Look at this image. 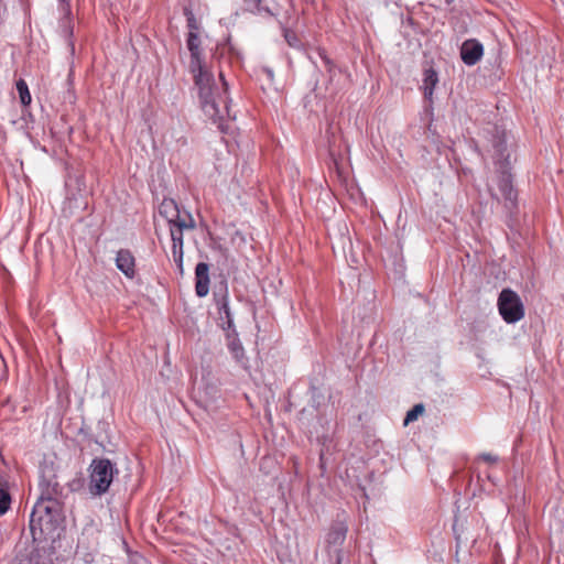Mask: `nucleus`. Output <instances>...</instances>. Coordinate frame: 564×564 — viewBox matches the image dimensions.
<instances>
[{
	"label": "nucleus",
	"mask_w": 564,
	"mask_h": 564,
	"mask_svg": "<svg viewBox=\"0 0 564 564\" xmlns=\"http://www.w3.org/2000/svg\"><path fill=\"white\" fill-rule=\"evenodd\" d=\"M198 33H188L186 45L191 54L189 72L193 74L194 84L198 89V97L204 113L214 122H221L225 118H232L230 100L228 98V84L223 73L219 74L221 85L217 86L213 74L206 68L204 54L200 47Z\"/></svg>",
	"instance_id": "obj_1"
},
{
	"label": "nucleus",
	"mask_w": 564,
	"mask_h": 564,
	"mask_svg": "<svg viewBox=\"0 0 564 564\" xmlns=\"http://www.w3.org/2000/svg\"><path fill=\"white\" fill-rule=\"evenodd\" d=\"M64 502L36 500L30 516V531L34 541L54 540L64 521Z\"/></svg>",
	"instance_id": "obj_2"
},
{
	"label": "nucleus",
	"mask_w": 564,
	"mask_h": 564,
	"mask_svg": "<svg viewBox=\"0 0 564 564\" xmlns=\"http://www.w3.org/2000/svg\"><path fill=\"white\" fill-rule=\"evenodd\" d=\"M88 490L91 496L100 497L108 491L118 469L108 458H94L88 467Z\"/></svg>",
	"instance_id": "obj_3"
},
{
	"label": "nucleus",
	"mask_w": 564,
	"mask_h": 564,
	"mask_svg": "<svg viewBox=\"0 0 564 564\" xmlns=\"http://www.w3.org/2000/svg\"><path fill=\"white\" fill-rule=\"evenodd\" d=\"M497 306L502 319L508 324H514L524 317V305L511 289H503L500 292Z\"/></svg>",
	"instance_id": "obj_4"
},
{
	"label": "nucleus",
	"mask_w": 564,
	"mask_h": 564,
	"mask_svg": "<svg viewBox=\"0 0 564 564\" xmlns=\"http://www.w3.org/2000/svg\"><path fill=\"white\" fill-rule=\"evenodd\" d=\"M484 54V45L476 39L466 40L460 44V61L467 66L478 64Z\"/></svg>",
	"instance_id": "obj_5"
},
{
	"label": "nucleus",
	"mask_w": 564,
	"mask_h": 564,
	"mask_svg": "<svg viewBox=\"0 0 564 564\" xmlns=\"http://www.w3.org/2000/svg\"><path fill=\"white\" fill-rule=\"evenodd\" d=\"M40 496L37 500H58L59 502H64L63 498V487L56 479V476H51L48 478L43 477L40 481Z\"/></svg>",
	"instance_id": "obj_6"
},
{
	"label": "nucleus",
	"mask_w": 564,
	"mask_h": 564,
	"mask_svg": "<svg viewBox=\"0 0 564 564\" xmlns=\"http://www.w3.org/2000/svg\"><path fill=\"white\" fill-rule=\"evenodd\" d=\"M227 347L235 361L245 370L249 369V358L246 355L245 348L238 337L236 329L227 333Z\"/></svg>",
	"instance_id": "obj_7"
},
{
	"label": "nucleus",
	"mask_w": 564,
	"mask_h": 564,
	"mask_svg": "<svg viewBox=\"0 0 564 564\" xmlns=\"http://www.w3.org/2000/svg\"><path fill=\"white\" fill-rule=\"evenodd\" d=\"M209 265L198 262L195 268V292L198 297H204L209 292Z\"/></svg>",
	"instance_id": "obj_8"
},
{
	"label": "nucleus",
	"mask_w": 564,
	"mask_h": 564,
	"mask_svg": "<svg viewBox=\"0 0 564 564\" xmlns=\"http://www.w3.org/2000/svg\"><path fill=\"white\" fill-rule=\"evenodd\" d=\"M348 525L345 517L337 516V519L333 522L329 532L327 534V543L333 546H340L347 535Z\"/></svg>",
	"instance_id": "obj_9"
},
{
	"label": "nucleus",
	"mask_w": 564,
	"mask_h": 564,
	"mask_svg": "<svg viewBox=\"0 0 564 564\" xmlns=\"http://www.w3.org/2000/svg\"><path fill=\"white\" fill-rule=\"evenodd\" d=\"M117 268L127 276L132 279L135 274V259L130 250L120 249L116 257Z\"/></svg>",
	"instance_id": "obj_10"
},
{
	"label": "nucleus",
	"mask_w": 564,
	"mask_h": 564,
	"mask_svg": "<svg viewBox=\"0 0 564 564\" xmlns=\"http://www.w3.org/2000/svg\"><path fill=\"white\" fill-rule=\"evenodd\" d=\"M219 318L221 321V327L228 332H232L235 328L234 318L229 307L228 294L225 292L219 299L216 300Z\"/></svg>",
	"instance_id": "obj_11"
},
{
	"label": "nucleus",
	"mask_w": 564,
	"mask_h": 564,
	"mask_svg": "<svg viewBox=\"0 0 564 564\" xmlns=\"http://www.w3.org/2000/svg\"><path fill=\"white\" fill-rule=\"evenodd\" d=\"M422 90L424 97L426 99H431L433 96L434 87L438 83L437 72L433 68L432 65L425 63L423 66V79H422Z\"/></svg>",
	"instance_id": "obj_12"
},
{
	"label": "nucleus",
	"mask_w": 564,
	"mask_h": 564,
	"mask_svg": "<svg viewBox=\"0 0 564 564\" xmlns=\"http://www.w3.org/2000/svg\"><path fill=\"white\" fill-rule=\"evenodd\" d=\"M61 1L63 2V11H64V17L59 21L61 33L65 39H67L69 41L68 45L70 46V50L74 51V43L70 40L73 36V30H74L73 22L70 19V7H69L68 2H65V0H61Z\"/></svg>",
	"instance_id": "obj_13"
},
{
	"label": "nucleus",
	"mask_w": 564,
	"mask_h": 564,
	"mask_svg": "<svg viewBox=\"0 0 564 564\" xmlns=\"http://www.w3.org/2000/svg\"><path fill=\"white\" fill-rule=\"evenodd\" d=\"M187 220H183L181 223H176V227L170 226V235L172 239V245H183V230L184 229H194L196 227V223L191 214H187Z\"/></svg>",
	"instance_id": "obj_14"
},
{
	"label": "nucleus",
	"mask_w": 564,
	"mask_h": 564,
	"mask_svg": "<svg viewBox=\"0 0 564 564\" xmlns=\"http://www.w3.org/2000/svg\"><path fill=\"white\" fill-rule=\"evenodd\" d=\"M178 205L172 198H164L159 207L160 215L167 220L169 225L178 218Z\"/></svg>",
	"instance_id": "obj_15"
},
{
	"label": "nucleus",
	"mask_w": 564,
	"mask_h": 564,
	"mask_svg": "<svg viewBox=\"0 0 564 564\" xmlns=\"http://www.w3.org/2000/svg\"><path fill=\"white\" fill-rule=\"evenodd\" d=\"M18 564H53L51 554L45 550H34L19 560Z\"/></svg>",
	"instance_id": "obj_16"
},
{
	"label": "nucleus",
	"mask_w": 564,
	"mask_h": 564,
	"mask_svg": "<svg viewBox=\"0 0 564 564\" xmlns=\"http://www.w3.org/2000/svg\"><path fill=\"white\" fill-rule=\"evenodd\" d=\"M499 188L506 199H513L516 197L514 189L511 183V175L509 173H502Z\"/></svg>",
	"instance_id": "obj_17"
},
{
	"label": "nucleus",
	"mask_w": 564,
	"mask_h": 564,
	"mask_svg": "<svg viewBox=\"0 0 564 564\" xmlns=\"http://www.w3.org/2000/svg\"><path fill=\"white\" fill-rule=\"evenodd\" d=\"M15 86L19 93L21 104L23 106H29L31 104L32 98L26 82L20 78L17 82Z\"/></svg>",
	"instance_id": "obj_18"
},
{
	"label": "nucleus",
	"mask_w": 564,
	"mask_h": 564,
	"mask_svg": "<svg viewBox=\"0 0 564 564\" xmlns=\"http://www.w3.org/2000/svg\"><path fill=\"white\" fill-rule=\"evenodd\" d=\"M246 10L254 13H267L271 14L268 7L263 4V0H243Z\"/></svg>",
	"instance_id": "obj_19"
},
{
	"label": "nucleus",
	"mask_w": 564,
	"mask_h": 564,
	"mask_svg": "<svg viewBox=\"0 0 564 564\" xmlns=\"http://www.w3.org/2000/svg\"><path fill=\"white\" fill-rule=\"evenodd\" d=\"M425 411V406L423 403L415 404L411 410H409L405 414L403 424L408 425L419 419Z\"/></svg>",
	"instance_id": "obj_20"
},
{
	"label": "nucleus",
	"mask_w": 564,
	"mask_h": 564,
	"mask_svg": "<svg viewBox=\"0 0 564 564\" xmlns=\"http://www.w3.org/2000/svg\"><path fill=\"white\" fill-rule=\"evenodd\" d=\"M183 245H172V257L174 262L177 265L178 272L181 275L184 273V267H183Z\"/></svg>",
	"instance_id": "obj_21"
},
{
	"label": "nucleus",
	"mask_w": 564,
	"mask_h": 564,
	"mask_svg": "<svg viewBox=\"0 0 564 564\" xmlns=\"http://www.w3.org/2000/svg\"><path fill=\"white\" fill-rule=\"evenodd\" d=\"M11 506V496L4 486H0V517L6 514Z\"/></svg>",
	"instance_id": "obj_22"
},
{
	"label": "nucleus",
	"mask_w": 564,
	"mask_h": 564,
	"mask_svg": "<svg viewBox=\"0 0 564 564\" xmlns=\"http://www.w3.org/2000/svg\"><path fill=\"white\" fill-rule=\"evenodd\" d=\"M184 15L186 17L188 33H198L199 24L191 9L184 8Z\"/></svg>",
	"instance_id": "obj_23"
},
{
	"label": "nucleus",
	"mask_w": 564,
	"mask_h": 564,
	"mask_svg": "<svg viewBox=\"0 0 564 564\" xmlns=\"http://www.w3.org/2000/svg\"><path fill=\"white\" fill-rule=\"evenodd\" d=\"M318 56L323 61L324 66L327 70V73L329 74V77L333 78V76L335 75V72H336L335 63L327 56L325 50L319 48Z\"/></svg>",
	"instance_id": "obj_24"
},
{
	"label": "nucleus",
	"mask_w": 564,
	"mask_h": 564,
	"mask_svg": "<svg viewBox=\"0 0 564 564\" xmlns=\"http://www.w3.org/2000/svg\"><path fill=\"white\" fill-rule=\"evenodd\" d=\"M284 39L291 47H300L301 42L296 33L292 30H284Z\"/></svg>",
	"instance_id": "obj_25"
},
{
	"label": "nucleus",
	"mask_w": 564,
	"mask_h": 564,
	"mask_svg": "<svg viewBox=\"0 0 564 564\" xmlns=\"http://www.w3.org/2000/svg\"><path fill=\"white\" fill-rule=\"evenodd\" d=\"M262 72L265 74V76H267L268 80H269L270 83H272V82H273V78H274V73H273V70H272L271 68H269V67H263V68H262Z\"/></svg>",
	"instance_id": "obj_26"
},
{
	"label": "nucleus",
	"mask_w": 564,
	"mask_h": 564,
	"mask_svg": "<svg viewBox=\"0 0 564 564\" xmlns=\"http://www.w3.org/2000/svg\"><path fill=\"white\" fill-rule=\"evenodd\" d=\"M187 214L186 213L184 216L181 215V212L178 210V218L176 220H173L172 224L170 226H174L176 227V223H181L183 220H187L188 221V218H187Z\"/></svg>",
	"instance_id": "obj_27"
},
{
	"label": "nucleus",
	"mask_w": 564,
	"mask_h": 564,
	"mask_svg": "<svg viewBox=\"0 0 564 564\" xmlns=\"http://www.w3.org/2000/svg\"><path fill=\"white\" fill-rule=\"evenodd\" d=\"M482 458H484V460H486V462H488V463H495V462L497 460V458H496V457H494V456H491V455H489V454H487V455H482Z\"/></svg>",
	"instance_id": "obj_28"
},
{
	"label": "nucleus",
	"mask_w": 564,
	"mask_h": 564,
	"mask_svg": "<svg viewBox=\"0 0 564 564\" xmlns=\"http://www.w3.org/2000/svg\"><path fill=\"white\" fill-rule=\"evenodd\" d=\"M341 557H343L341 551H338L337 555H336V564H341Z\"/></svg>",
	"instance_id": "obj_29"
},
{
	"label": "nucleus",
	"mask_w": 564,
	"mask_h": 564,
	"mask_svg": "<svg viewBox=\"0 0 564 564\" xmlns=\"http://www.w3.org/2000/svg\"><path fill=\"white\" fill-rule=\"evenodd\" d=\"M7 485V480L4 479V477L0 474V486H6Z\"/></svg>",
	"instance_id": "obj_30"
},
{
	"label": "nucleus",
	"mask_w": 564,
	"mask_h": 564,
	"mask_svg": "<svg viewBox=\"0 0 564 564\" xmlns=\"http://www.w3.org/2000/svg\"><path fill=\"white\" fill-rule=\"evenodd\" d=\"M454 0H443V2L447 6H449Z\"/></svg>",
	"instance_id": "obj_31"
},
{
	"label": "nucleus",
	"mask_w": 564,
	"mask_h": 564,
	"mask_svg": "<svg viewBox=\"0 0 564 564\" xmlns=\"http://www.w3.org/2000/svg\"><path fill=\"white\" fill-rule=\"evenodd\" d=\"M456 529V516L454 517V523H453V530L455 531Z\"/></svg>",
	"instance_id": "obj_32"
}]
</instances>
